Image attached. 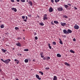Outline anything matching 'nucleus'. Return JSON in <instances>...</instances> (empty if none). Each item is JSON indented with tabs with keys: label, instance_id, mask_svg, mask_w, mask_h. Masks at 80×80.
Here are the masks:
<instances>
[{
	"label": "nucleus",
	"instance_id": "obj_15",
	"mask_svg": "<svg viewBox=\"0 0 80 80\" xmlns=\"http://www.w3.org/2000/svg\"><path fill=\"white\" fill-rule=\"evenodd\" d=\"M54 23H55V24H58V22L56 21H54Z\"/></svg>",
	"mask_w": 80,
	"mask_h": 80
},
{
	"label": "nucleus",
	"instance_id": "obj_49",
	"mask_svg": "<svg viewBox=\"0 0 80 80\" xmlns=\"http://www.w3.org/2000/svg\"><path fill=\"white\" fill-rule=\"evenodd\" d=\"M16 1L18 2H20V0H16Z\"/></svg>",
	"mask_w": 80,
	"mask_h": 80
},
{
	"label": "nucleus",
	"instance_id": "obj_53",
	"mask_svg": "<svg viewBox=\"0 0 80 80\" xmlns=\"http://www.w3.org/2000/svg\"><path fill=\"white\" fill-rule=\"evenodd\" d=\"M0 72H2V69L0 68Z\"/></svg>",
	"mask_w": 80,
	"mask_h": 80
},
{
	"label": "nucleus",
	"instance_id": "obj_51",
	"mask_svg": "<svg viewBox=\"0 0 80 80\" xmlns=\"http://www.w3.org/2000/svg\"><path fill=\"white\" fill-rule=\"evenodd\" d=\"M63 37H64V38H66V36H62Z\"/></svg>",
	"mask_w": 80,
	"mask_h": 80
},
{
	"label": "nucleus",
	"instance_id": "obj_22",
	"mask_svg": "<svg viewBox=\"0 0 80 80\" xmlns=\"http://www.w3.org/2000/svg\"><path fill=\"white\" fill-rule=\"evenodd\" d=\"M39 24L41 26H43V25H44V24H43V23L42 22L39 23Z\"/></svg>",
	"mask_w": 80,
	"mask_h": 80
},
{
	"label": "nucleus",
	"instance_id": "obj_16",
	"mask_svg": "<svg viewBox=\"0 0 80 80\" xmlns=\"http://www.w3.org/2000/svg\"><path fill=\"white\" fill-rule=\"evenodd\" d=\"M64 7H65V8H67L68 7V6L67 5H64Z\"/></svg>",
	"mask_w": 80,
	"mask_h": 80
},
{
	"label": "nucleus",
	"instance_id": "obj_19",
	"mask_svg": "<svg viewBox=\"0 0 80 80\" xmlns=\"http://www.w3.org/2000/svg\"><path fill=\"white\" fill-rule=\"evenodd\" d=\"M70 52H71V53H75V52L72 50H70Z\"/></svg>",
	"mask_w": 80,
	"mask_h": 80
},
{
	"label": "nucleus",
	"instance_id": "obj_9",
	"mask_svg": "<svg viewBox=\"0 0 80 80\" xmlns=\"http://www.w3.org/2000/svg\"><path fill=\"white\" fill-rule=\"evenodd\" d=\"M63 32L65 33V34H67V33H68V31H67L66 29H64L63 30Z\"/></svg>",
	"mask_w": 80,
	"mask_h": 80
},
{
	"label": "nucleus",
	"instance_id": "obj_8",
	"mask_svg": "<svg viewBox=\"0 0 80 80\" xmlns=\"http://www.w3.org/2000/svg\"><path fill=\"white\" fill-rule=\"evenodd\" d=\"M53 10V9L52 8H50L49 9V12H52Z\"/></svg>",
	"mask_w": 80,
	"mask_h": 80
},
{
	"label": "nucleus",
	"instance_id": "obj_25",
	"mask_svg": "<svg viewBox=\"0 0 80 80\" xmlns=\"http://www.w3.org/2000/svg\"><path fill=\"white\" fill-rule=\"evenodd\" d=\"M1 28H4V25H3V24H2V25H1Z\"/></svg>",
	"mask_w": 80,
	"mask_h": 80
},
{
	"label": "nucleus",
	"instance_id": "obj_13",
	"mask_svg": "<svg viewBox=\"0 0 80 80\" xmlns=\"http://www.w3.org/2000/svg\"><path fill=\"white\" fill-rule=\"evenodd\" d=\"M62 55H60V54H57V57H61Z\"/></svg>",
	"mask_w": 80,
	"mask_h": 80
},
{
	"label": "nucleus",
	"instance_id": "obj_35",
	"mask_svg": "<svg viewBox=\"0 0 80 80\" xmlns=\"http://www.w3.org/2000/svg\"><path fill=\"white\" fill-rule=\"evenodd\" d=\"M35 40H37L38 39V38L37 37V36H36L35 37Z\"/></svg>",
	"mask_w": 80,
	"mask_h": 80
},
{
	"label": "nucleus",
	"instance_id": "obj_60",
	"mask_svg": "<svg viewBox=\"0 0 80 80\" xmlns=\"http://www.w3.org/2000/svg\"><path fill=\"white\" fill-rule=\"evenodd\" d=\"M34 60H33V61H34Z\"/></svg>",
	"mask_w": 80,
	"mask_h": 80
},
{
	"label": "nucleus",
	"instance_id": "obj_26",
	"mask_svg": "<svg viewBox=\"0 0 80 80\" xmlns=\"http://www.w3.org/2000/svg\"><path fill=\"white\" fill-rule=\"evenodd\" d=\"M20 1L21 2H22L23 3L25 2V0H20Z\"/></svg>",
	"mask_w": 80,
	"mask_h": 80
},
{
	"label": "nucleus",
	"instance_id": "obj_6",
	"mask_svg": "<svg viewBox=\"0 0 80 80\" xmlns=\"http://www.w3.org/2000/svg\"><path fill=\"white\" fill-rule=\"evenodd\" d=\"M61 25L62 26V27H63V26H65V25H66V23H65V22L62 23V22H61Z\"/></svg>",
	"mask_w": 80,
	"mask_h": 80
},
{
	"label": "nucleus",
	"instance_id": "obj_29",
	"mask_svg": "<svg viewBox=\"0 0 80 80\" xmlns=\"http://www.w3.org/2000/svg\"><path fill=\"white\" fill-rule=\"evenodd\" d=\"M50 57H47V60H50Z\"/></svg>",
	"mask_w": 80,
	"mask_h": 80
},
{
	"label": "nucleus",
	"instance_id": "obj_17",
	"mask_svg": "<svg viewBox=\"0 0 80 80\" xmlns=\"http://www.w3.org/2000/svg\"><path fill=\"white\" fill-rule=\"evenodd\" d=\"M16 45H17V46H18V47H20L21 46V45H20V43H17Z\"/></svg>",
	"mask_w": 80,
	"mask_h": 80
},
{
	"label": "nucleus",
	"instance_id": "obj_48",
	"mask_svg": "<svg viewBox=\"0 0 80 80\" xmlns=\"http://www.w3.org/2000/svg\"><path fill=\"white\" fill-rule=\"evenodd\" d=\"M23 21H24V22H27V20H26V19H24L23 20Z\"/></svg>",
	"mask_w": 80,
	"mask_h": 80
},
{
	"label": "nucleus",
	"instance_id": "obj_43",
	"mask_svg": "<svg viewBox=\"0 0 80 80\" xmlns=\"http://www.w3.org/2000/svg\"><path fill=\"white\" fill-rule=\"evenodd\" d=\"M40 55H41H41H43V52H41L40 53Z\"/></svg>",
	"mask_w": 80,
	"mask_h": 80
},
{
	"label": "nucleus",
	"instance_id": "obj_18",
	"mask_svg": "<svg viewBox=\"0 0 80 80\" xmlns=\"http://www.w3.org/2000/svg\"><path fill=\"white\" fill-rule=\"evenodd\" d=\"M2 51V52H3V53H5V52H6V50H4L3 49H1Z\"/></svg>",
	"mask_w": 80,
	"mask_h": 80
},
{
	"label": "nucleus",
	"instance_id": "obj_50",
	"mask_svg": "<svg viewBox=\"0 0 80 80\" xmlns=\"http://www.w3.org/2000/svg\"><path fill=\"white\" fill-rule=\"evenodd\" d=\"M74 9L75 10H77V8L76 7H74Z\"/></svg>",
	"mask_w": 80,
	"mask_h": 80
},
{
	"label": "nucleus",
	"instance_id": "obj_46",
	"mask_svg": "<svg viewBox=\"0 0 80 80\" xmlns=\"http://www.w3.org/2000/svg\"><path fill=\"white\" fill-rule=\"evenodd\" d=\"M41 57H42V58H43V57H44V56H43V55L41 56Z\"/></svg>",
	"mask_w": 80,
	"mask_h": 80
},
{
	"label": "nucleus",
	"instance_id": "obj_40",
	"mask_svg": "<svg viewBox=\"0 0 80 80\" xmlns=\"http://www.w3.org/2000/svg\"><path fill=\"white\" fill-rule=\"evenodd\" d=\"M28 16L29 17H32V15H31L30 14L28 15Z\"/></svg>",
	"mask_w": 80,
	"mask_h": 80
},
{
	"label": "nucleus",
	"instance_id": "obj_11",
	"mask_svg": "<svg viewBox=\"0 0 80 80\" xmlns=\"http://www.w3.org/2000/svg\"><path fill=\"white\" fill-rule=\"evenodd\" d=\"M59 40H60V41H59L60 43V44H61V45H62L63 42H62V41L61 40V39L59 38Z\"/></svg>",
	"mask_w": 80,
	"mask_h": 80
},
{
	"label": "nucleus",
	"instance_id": "obj_33",
	"mask_svg": "<svg viewBox=\"0 0 80 80\" xmlns=\"http://www.w3.org/2000/svg\"><path fill=\"white\" fill-rule=\"evenodd\" d=\"M45 69V70H49L50 68H46Z\"/></svg>",
	"mask_w": 80,
	"mask_h": 80
},
{
	"label": "nucleus",
	"instance_id": "obj_10",
	"mask_svg": "<svg viewBox=\"0 0 80 80\" xmlns=\"http://www.w3.org/2000/svg\"><path fill=\"white\" fill-rule=\"evenodd\" d=\"M72 32V31L70 29H68V33H71Z\"/></svg>",
	"mask_w": 80,
	"mask_h": 80
},
{
	"label": "nucleus",
	"instance_id": "obj_41",
	"mask_svg": "<svg viewBox=\"0 0 80 80\" xmlns=\"http://www.w3.org/2000/svg\"><path fill=\"white\" fill-rule=\"evenodd\" d=\"M51 2H52V3H53V2H54V0H51Z\"/></svg>",
	"mask_w": 80,
	"mask_h": 80
},
{
	"label": "nucleus",
	"instance_id": "obj_38",
	"mask_svg": "<svg viewBox=\"0 0 80 80\" xmlns=\"http://www.w3.org/2000/svg\"><path fill=\"white\" fill-rule=\"evenodd\" d=\"M51 23L52 25H54V23H53V21H52V22H51Z\"/></svg>",
	"mask_w": 80,
	"mask_h": 80
},
{
	"label": "nucleus",
	"instance_id": "obj_47",
	"mask_svg": "<svg viewBox=\"0 0 80 80\" xmlns=\"http://www.w3.org/2000/svg\"><path fill=\"white\" fill-rule=\"evenodd\" d=\"M68 5H69V6H70V7H71V4H68Z\"/></svg>",
	"mask_w": 80,
	"mask_h": 80
},
{
	"label": "nucleus",
	"instance_id": "obj_54",
	"mask_svg": "<svg viewBox=\"0 0 80 80\" xmlns=\"http://www.w3.org/2000/svg\"><path fill=\"white\" fill-rule=\"evenodd\" d=\"M12 50H15V48H13Z\"/></svg>",
	"mask_w": 80,
	"mask_h": 80
},
{
	"label": "nucleus",
	"instance_id": "obj_59",
	"mask_svg": "<svg viewBox=\"0 0 80 80\" xmlns=\"http://www.w3.org/2000/svg\"><path fill=\"white\" fill-rule=\"evenodd\" d=\"M34 60H33V61H34Z\"/></svg>",
	"mask_w": 80,
	"mask_h": 80
},
{
	"label": "nucleus",
	"instance_id": "obj_24",
	"mask_svg": "<svg viewBox=\"0 0 80 80\" xmlns=\"http://www.w3.org/2000/svg\"><path fill=\"white\" fill-rule=\"evenodd\" d=\"M29 3L30 5H31V6H32V2H29Z\"/></svg>",
	"mask_w": 80,
	"mask_h": 80
},
{
	"label": "nucleus",
	"instance_id": "obj_7",
	"mask_svg": "<svg viewBox=\"0 0 80 80\" xmlns=\"http://www.w3.org/2000/svg\"><path fill=\"white\" fill-rule=\"evenodd\" d=\"M11 9L12 10H14V12H16L17 11V9H16V8H12Z\"/></svg>",
	"mask_w": 80,
	"mask_h": 80
},
{
	"label": "nucleus",
	"instance_id": "obj_21",
	"mask_svg": "<svg viewBox=\"0 0 80 80\" xmlns=\"http://www.w3.org/2000/svg\"><path fill=\"white\" fill-rule=\"evenodd\" d=\"M24 51L25 52H28V49H24Z\"/></svg>",
	"mask_w": 80,
	"mask_h": 80
},
{
	"label": "nucleus",
	"instance_id": "obj_37",
	"mask_svg": "<svg viewBox=\"0 0 80 80\" xmlns=\"http://www.w3.org/2000/svg\"><path fill=\"white\" fill-rule=\"evenodd\" d=\"M25 16H22V19H25Z\"/></svg>",
	"mask_w": 80,
	"mask_h": 80
},
{
	"label": "nucleus",
	"instance_id": "obj_52",
	"mask_svg": "<svg viewBox=\"0 0 80 80\" xmlns=\"http://www.w3.org/2000/svg\"><path fill=\"white\" fill-rule=\"evenodd\" d=\"M26 20H27V19H28V18H27V16H26Z\"/></svg>",
	"mask_w": 80,
	"mask_h": 80
},
{
	"label": "nucleus",
	"instance_id": "obj_39",
	"mask_svg": "<svg viewBox=\"0 0 80 80\" xmlns=\"http://www.w3.org/2000/svg\"><path fill=\"white\" fill-rule=\"evenodd\" d=\"M73 41L74 42H75V41H76V39H75V38H74L73 39Z\"/></svg>",
	"mask_w": 80,
	"mask_h": 80
},
{
	"label": "nucleus",
	"instance_id": "obj_36",
	"mask_svg": "<svg viewBox=\"0 0 80 80\" xmlns=\"http://www.w3.org/2000/svg\"><path fill=\"white\" fill-rule=\"evenodd\" d=\"M18 63H19V61L18 60L16 62V63L17 64H18Z\"/></svg>",
	"mask_w": 80,
	"mask_h": 80
},
{
	"label": "nucleus",
	"instance_id": "obj_42",
	"mask_svg": "<svg viewBox=\"0 0 80 80\" xmlns=\"http://www.w3.org/2000/svg\"><path fill=\"white\" fill-rule=\"evenodd\" d=\"M46 58H47L45 57L43 58V60H46Z\"/></svg>",
	"mask_w": 80,
	"mask_h": 80
},
{
	"label": "nucleus",
	"instance_id": "obj_58",
	"mask_svg": "<svg viewBox=\"0 0 80 80\" xmlns=\"http://www.w3.org/2000/svg\"><path fill=\"white\" fill-rule=\"evenodd\" d=\"M16 80H19L18 79H16Z\"/></svg>",
	"mask_w": 80,
	"mask_h": 80
},
{
	"label": "nucleus",
	"instance_id": "obj_28",
	"mask_svg": "<svg viewBox=\"0 0 80 80\" xmlns=\"http://www.w3.org/2000/svg\"><path fill=\"white\" fill-rule=\"evenodd\" d=\"M60 0H55V3H57V2H58Z\"/></svg>",
	"mask_w": 80,
	"mask_h": 80
},
{
	"label": "nucleus",
	"instance_id": "obj_4",
	"mask_svg": "<svg viewBox=\"0 0 80 80\" xmlns=\"http://www.w3.org/2000/svg\"><path fill=\"white\" fill-rule=\"evenodd\" d=\"M74 28H75V29L78 30V28H79V26H78L77 25V24H76V25L74 26Z\"/></svg>",
	"mask_w": 80,
	"mask_h": 80
},
{
	"label": "nucleus",
	"instance_id": "obj_44",
	"mask_svg": "<svg viewBox=\"0 0 80 80\" xmlns=\"http://www.w3.org/2000/svg\"><path fill=\"white\" fill-rule=\"evenodd\" d=\"M18 60L17 59H14V61L15 62H17V61H18Z\"/></svg>",
	"mask_w": 80,
	"mask_h": 80
},
{
	"label": "nucleus",
	"instance_id": "obj_34",
	"mask_svg": "<svg viewBox=\"0 0 80 80\" xmlns=\"http://www.w3.org/2000/svg\"><path fill=\"white\" fill-rule=\"evenodd\" d=\"M1 61H2V62H3L4 63H5V61L3 60V59H1Z\"/></svg>",
	"mask_w": 80,
	"mask_h": 80
},
{
	"label": "nucleus",
	"instance_id": "obj_23",
	"mask_svg": "<svg viewBox=\"0 0 80 80\" xmlns=\"http://www.w3.org/2000/svg\"><path fill=\"white\" fill-rule=\"evenodd\" d=\"M39 73H41V75H43V72H41V71H39Z\"/></svg>",
	"mask_w": 80,
	"mask_h": 80
},
{
	"label": "nucleus",
	"instance_id": "obj_5",
	"mask_svg": "<svg viewBox=\"0 0 80 80\" xmlns=\"http://www.w3.org/2000/svg\"><path fill=\"white\" fill-rule=\"evenodd\" d=\"M36 78H38V80H41V78H40L39 77V76L38 75V74H36Z\"/></svg>",
	"mask_w": 80,
	"mask_h": 80
},
{
	"label": "nucleus",
	"instance_id": "obj_32",
	"mask_svg": "<svg viewBox=\"0 0 80 80\" xmlns=\"http://www.w3.org/2000/svg\"><path fill=\"white\" fill-rule=\"evenodd\" d=\"M63 17H64V18H68V17L67 16H63Z\"/></svg>",
	"mask_w": 80,
	"mask_h": 80
},
{
	"label": "nucleus",
	"instance_id": "obj_14",
	"mask_svg": "<svg viewBox=\"0 0 80 80\" xmlns=\"http://www.w3.org/2000/svg\"><path fill=\"white\" fill-rule=\"evenodd\" d=\"M24 62L25 63H28V60L27 59H26L25 60Z\"/></svg>",
	"mask_w": 80,
	"mask_h": 80
},
{
	"label": "nucleus",
	"instance_id": "obj_1",
	"mask_svg": "<svg viewBox=\"0 0 80 80\" xmlns=\"http://www.w3.org/2000/svg\"><path fill=\"white\" fill-rule=\"evenodd\" d=\"M10 61H11V60L9 59H8L6 60H5L4 63H6V64H7V63H9V62H10Z\"/></svg>",
	"mask_w": 80,
	"mask_h": 80
},
{
	"label": "nucleus",
	"instance_id": "obj_3",
	"mask_svg": "<svg viewBox=\"0 0 80 80\" xmlns=\"http://www.w3.org/2000/svg\"><path fill=\"white\" fill-rule=\"evenodd\" d=\"M58 10L59 11V12H62L63 11V8L62 7H59L58 8Z\"/></svg>",
	"mask_w": 80,
	"mask_h": 80
},
{
	"label": "nucleus",
	"instance_id": "obj_64",
	"mask_svg": "<svg viewBox=\"0 0 80 80\" xmlns=\"http://www.w3.org/2000/svg\"><path fill=\"white\" fill-rule=\"evenodd\" d=\"M23 31H24V30H23Z\"/></svg>",
	"mask_w": 80,
	"mask_h": 80
},
{
	"label": "nucleus",
	"instance_id": "obj_20",
	"mask_svg": "<svg viewBox=\"0 0 80 80\" xmlns=\"http://www.w3.org/2000/svg\"><path fill=\"white\" fill-rule=\"evenodd\" d=\"M48 46H49V48L50 49H51L52 47H51V46H50V44L48 43Z\"/></svg>",
	"mask_w": 80,
	"mask_h": 80
},
{
	"label": "nucleus",
	"instance_id": "obj_57",
	"mask_svg": "<svg viewBox=\"0 0 80 80\" xmlns=\"http://www.w3.org/2000/svg\"><path fill=\"white\" fill-rule=\"evenodd\" d=\"M20 55H22V54H20Z\"/></svg>",
	"mask_w": 80,
	"mask_h": 80
},
{
	"label": "nucleus",
	"instance_id": "obj_27",
	"mask_svg": "<svg viewBox=\"0 0 80 80\" xmlns=\"http://www.w3.org/2000/svg\"><path fill=\"white\" fill-rule=\"evenodd\" d=\"M52 44L54 45H56V42H52Z\"/></svg>",
	"mask_w": 80,
	"mask_h": 80
},
{
	"label": "nucleus",
	"instance_id": "obj_62",
	"mask_svg": "<svg viewBox=\"0 0 80 80\" xmlns=\"http://www.w3.org/2000/svg\"><path fill=\"white\" fill-rule=\"evenodd\" d=\"M62 0V1H63V0Z\"/></svg>",
	"mask_w": 80,
	"mask_h": 80
},
{
	"label": "nucleus",
	"instance_id": "obj_30",
	"mask_svg": "<svg viewBox=\"0 0 80 80\" xmlns=\"http://www.w3.org/2000/svg\"><path fill=\"white\" fill-rule=\"evenodd\" d=\"M15 29L16 30H19V28L18 27H15Z\"/></svg>",
	"mask_w": 80,
	"mask_h": 80
},
{
	"label": "nucleus",
	"instance_id": "obj_45",
	"mask_svg": "<svg viewBox=\"0 0 80 80\" xmlns=\"http://www.w3.org/2000/svg\"><path fill=\"white\" fill-rule=\"evenodd\" d=\"M11 2H14L15 1H14V0H11Z\"/></svg>",
	"mask_w": 80,
	"mask_h": 80
},
{
	"label": "nucleus",
	"instance_id": "obj_56",
	"mask_svg": "<svg viewBox=\"0 0 80 80\" xmlns=\"http://www.w3.org/2000/svg\"><path fill=\"white\" fill-rule=\"evenodd\" d=\"M28 2V0H27V2Z\"/></svg>",
	"mask_w": 80,
	"mask_h": 80
},
{
	"label": "nucleus",
	"instance_id": "obj_61",
	"mask_svg": "<svg viewBox=\"0 0 80 80\" xmlns=\"http://www.w3.org/2000/svg\"><path fill=\"white\" fill-rule=\"evenodd\" d=\"M29 80H31V79H29Z\"/></svg>",
	"mask_w": 80,
	"mask_h": 80
},
{
	"label": "nucleus",
	"instance_id": "obj_55",
	"mask_svg": "<svg viewBox=\"0 0 80 80\" xmlns=\"http://www.w3.org/2000/svg\"><path fill=\"white\" fill-rule=\"evenodd\" d=\"M23 38L24 40H25V37H24V38Z\"/></svg>",
	"mask_w": 80,
	"mask_h": 80
},
{
	"label": "nucleus",
	"instance_id": "obj_63",
	"mask_svg": "<svg viewBox=\"0 0 80 80\" xmlns=\"http://www.w3.org/2000/svg\"><path fill=\"white\" fill-rule=\"evenodd\" d=\"M18 4H19V3H18Z\"/></svg>",
	"mask_w": 80,
	"mask_h": 80
},
{
	"label": "nucleus",
	"instance_id": "obj_2",
	"mask_svg": "<svg viewBox=\"0 0 80 80\" xmlns=\"http://www.w3.org/2000/svg\"><path fill=\"white\" fill-rule=\"evenodd\" d=\"M47 14H45L43 16V20H47V19H48V18H47Z\"/></svg>",
	"mask_w": 80,
	"mask_h": 80
},
{
	"label": "nucleus",
	"instance_id": "obj_31",
	"mask_svg": "<svg viewBox=\"0 0 80 80\" xmlns=\"http://www.w3.org/2000/svg\"><path fill=\"white\" fill-rule=\"evenodd\" d=\"M17 40H20V39H22V38L20 37H18L17 38Z\"/></svg>",
	"mask_w": 80,
	"mask_h": 80
},
{
	"label": "nucleus",
	"instance_id": "obj_12",
	"mask_svg": "<svg viewBox=\"0 0 80 80\" xmlns=\"http://www.w3.org/2000/svg\"><path fill=\"white\" fill-rule=\"evenodd\" d=\"M64 64L66 65H67V66H70V65L67 62H65Z\"/></svg>",
	"mask_w": 80,
	"mask_h": 80
}]
</instances>
